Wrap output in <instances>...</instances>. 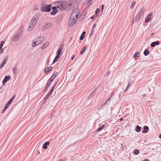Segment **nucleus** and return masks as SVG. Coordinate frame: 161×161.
Wrapping results in <instances>:
<instances>
[{
	"label": "nucleus",
	"instance_id": "nucleus-1",
	"mask_svg": "<svg viewBox=\"0 0 161 161\" xmlns=\"http://www.w3.org/2000/svg\"><path fill=\"white\" fill-rule=\"evenodd\" d=\"M55 5L59 7V10L64 11L65 10H69L72 6V4H68L65 1H59L55 2Z\"/></svg>",
	"mask_w": 161,
	"mask_h": 161
},
{
	"label": "nucleus",
	"instance_id": "nucleus-2",
	"mask_svg": "<svg viewBox=\"0 0 161 161\" xmlns=\"http://www.w3.org/2000/svg\"><path fill=\"white\" fill-rule=\"evenodd\" d=\"M39 19V16L38 15H35L32 18V19L29 23L28 31H30L36 25Z\"/></svg>",
	"mask_w": 161,
	"mask_h": 161
},
{
	"label": "nucleus",
	"instance_id": "nucleus-3",
	"mask_svg": "<svg viewBox=\"0 0 161 161\" xmlns=\"http://www.w3.org/2000/svg\"><path fill=\"white\" fill-rule=\"evenodd\" d=\"M80 14V12L78 8H76L73 9L70 14V17L72 18L78 19V16Z\"/></svg>",
	"mask_w": 161,
	"mask_h": 161
},
{
	"label": "nucleus",
	"instance_id": "nucleus-4",
	"mask_svg": "<svg viewBox=\"0 0 161 161\" xmlns=\"http://www.w3.org/2000/svg\"><path fill=\"white\" fill-rule=\"evenodd\" d=\"M77 19H76V18H71V17H70L68 23L69 26V27L72 26L76 22Z\"/></svg>",
	"mask_w": 161,
	"mask_h": 161
},
{
	"label": "nucleus",
	"instance_id": "nucleus-5",
	"mask_svg": "<svg viewBox=\"0 0 161 161\" xmlns=\"http://www.w3.org/2000/svg\"><path fill=\"white\" fill-rule=\"evenodd\" d=\"M51 4L46 5V6H42L41 8V10L42 12H49L51 10Z\"/></svg>",
	"mask_w": 161,
	"mask_h": 161
},
{
	"label": "nucleus",
	"instance_id": "nucleus-6",
	"mask_svg": "<svg viewBox=\"0 0 161 161\" xmlns=\"http://www.w3.org/2000/svg\"><path fill=\"white\" fill-rule=\"evenodd\" d=\"M20 35V34L19 32H18L16 33L14 36L12 38V41H17L19 39Z\"/></svg>",
	"mask_w": 161,
	"mask_h": 161
},
{
	"label": "nucleus",
	"instance_id": "nucleus-7",
	"mask_svg": "<svg viewBox=\"0 0 161 161\" xmlns=\"http://www.w3.org/2000/svg\"><path fill=\"white\" fill-rule=\"evenodd\" d=\"M52 26V24L51 23H48L46 24L42 28V31H45L47 29L49 28L50 27Z\"/></svg>",
	"mask_w": 161,
	"mask_h": 161
},
{
	"label": "nucleus",
	"instance_id": "nucleus-8",
	"mask_svg": "<svg viewBox=\"0 0 161 161\" xmlns=\"http://www.w3.org/2000/svg\"><path fill=\"white\" fill-rule=\"evenodd\" d=\"M59 8L58 6H53L52 7V11L50 13L51 15H55L57 12V9Z\"/></svg>",
	"mask_w": 161,
	"mask_h": 161
},
{
	"label": "nucleus",
	"instance_id": "nucleus-9",
	"mask_svg": "<svg viewBox=\"0 0 161 161\" xmlns=\"http://www.w3.org/2000/svg\"><path fill=\"white\" fill-rule=\"evenodd\" d=\"M44 38L43 36H40L35 38L34 41L37 42V44H39L41 43L44 40Z\"/></svg>",
	"mask_w": 161,
	"mask_h": 161
},
{
	"label": "nucleus",
	"instance_id": "nucleus-10",
	"mask_svg": "<svg viewBox=\"0 0 161 161\" xmlns=\"http://www.w3.org/2000/svg\"><path fill=\"white\" fill-rule=\"evenodd\" d=\"M64 45L62 44L58 48V50L56 52L57 55L60 56V55H61L62 51Z\"/></svg>",
	"mask_w": 161,
	"mask_h": 161
},
{
	"label": "nucleus",
	"instance_id": "nucleus-11",
	"mask_svg": "<svg viewBox=\"0 0 161 161\" xmlns=\"http://www.w3.org/2000/svg\"><path fill=\"white\" fill-rule=\"evenodd\" d=\"M8 59V56L5 57L4 58L3 61L1 63L0 66V69L2 68L6 64Z\"/></svg>",
	"mask_w": 161,
	"mask_h": 161
},
{
	"label": "nucleus",
	"instance_id": "nucleus-12",
	"mask_svg": "<svg viewBox=\"0 0 161 161\" xmlns=\"http://www.w3.org/2000/svg\"><path fill=\"white\" fill-rule=\"evenodd\" d=\"M10 78H11V77L10 76H5V77H4V79H3V82H2L3 84V85H4L5 84L6 82L7 81H8L9 80H10Z\"/></svg>",
	"mask_w": 161,
	"mask_h": 161
},
{
	"label": "nucleus",
	"instance_id": "nucleus-13",
	"mask_svg": "<svg viewBox=\"0 0 161 161\" xmlns=\"http://www.w3.org/2000/svg\"><path fill=\"white\" fill-rule=\"evenodd\" d=\"M107 103H106V101L104 103H103L98 108L99 110H102L104 109V108H106L107 107Z\"/></svg>",
	"mask_w": 161,
	"mask_h": 161
},
{
	"label": "nucleus",
	"instance_id": "nucleus-14",
	"mask_svg": "<svg viewBox=\"0 0 161 161\" xmlns=\"http://www.w3.org/2000/svg\"><path fill=\"white\" fill-rule=\"evenodd\" d=\"M149 127L147 126H144L143 128V130H142V132L143 133H147L149 130Z\"/></svg>",
	"mask_w": 161,
	"mask_h": 161
},
{
	"label": "nucleus",
	"instance_id": "nucleus-15",
	"mask_svg": "<svg viewBox=\"0 0 161 161\" xmlns=\"http://www.w3.org/2000/svg\"><path fill=\"white\" fill-rule=\"evenodd\" d=\"M50 144V142L47 141L44 143L42 147L43 149H46L47 148V146L49 145Z\"/></svg>",
	"mask_w": 161,
	"mask_h": 161
},
{
	"label": "nucleus",
	"instance_id": "nucleus-16",
	"mask_svg": "<svg viewBox=\"0 0 161 161\" xmlns=\"http://www.w3.org/2000/svg\"><path fill=\"white\" fill-rule=\"evenodd\" d=\"M159 44V41H157L156 42H154L151 43V46L152 47H154L156 45H158Z\"/></svg>",
	"mask_w": 161,
	"mask_h": 161
},
{
	"label": "nucleus",
	"instance_id": "nucleus-17",
	"mask_svg": "<svg viewBox=\"0 0 161 161\" xmlns=\"http://www.w3.org/2000/svg\"><path fill=\"white\" fill-rule=\"evenodd\" d=\"M15 97V95H14L9 100V101L7 103L8 105L10 106V104L13 101Z\"/></svg>",
	"mask_w": 161,
	"mask_h": 161
},
{
	"label": "nucleus",
	"instance_id": "nucleus-18",
	"mask_svg": "<svg viewBox=\"0 0 161 161\" xmlns=\"http://www.w3.org/2000/svg\"><path fill=\"white\" fill-rule=\"evenodd\" d=\"M57 83V82L55 84V85L52 87L51 89L49 92L47 93L48 94H49L51 96L52 94V92H53L54 88L56 86V84Z\"/></svg>",
	"mask_w": 161,
	"mask_h": 161
},
{
	"label": "nucleus",
	"instance_id": "nucleus-19",
	"mask_svg": "<svg viewBox=\"0 0 161 161\" xmlns=\"http://www.w3.org/2000/svg\"><path fill=\"white\" fill-rule=\"evenodd\" d=\"M105 127V125H102L101 126L99 127L97 130L96 131L97 132H99L101 131L102 130L104 129Z\"/></svg>",
	"mask_w": 161,
	"mask_h": 161
},
{
	"label": "nucleus",
	"instance_id": "nucleus-20",
	"mask_svg": "<svg viewBox=\"0 0 161 161\" xmlns=\"http://www.w3.org/2000/svg\"><path fill=\"white\" fill-rule=\"evenodd\" d=\"M51 82H50V81H48V82L46 85V86L45 89H44V92H45L47 91L48 88L49 87V86L51 85Z\"/></svg>",
	"mask_w": 161,
	"mask_h": 161
},
{
	"label": "nucleus",
	"instance_id": "nucleus-21",
	"mask_svg": "<svg viewBox=\"0 0 161 161\" xmlns=\"http://www.w3.org/2000/svg\"><path fill=\"white\" fill-rule=\"evenodd\" d=\"M113 96V94H112L111 95H110L108 98L107 100L106 101V103H107V104L108 106L111 101V98Z\"/></svg>",
	"mask_w": 161,
	"mask_h": 161
},
{
	"label": "nucleus",
	"instance_id": "nucleus-22",
	"mask_svg": "<svg viewBox=\"0 0 161 161\" xmlns=\"http://www.w3.org/2000/svg\"><path fill=\"white\" fill-rule=\"evenodd\" d=\"M53 68L52 66H50L46 68L44 70V73H47L49 71H50Z\"/></svg>",
	"mask_w": 161,
	"mask_h": 161
},
{
	"label": "nucleus",
	"instance_id": "nucleus-23",
	"mask_svg": "<svg viewBox=\"0 0 161 161\" xmlns=\"http://www.w3.org/2000/svg\"><path fill=\"white\" fill-rule=\"evenodd\" d=\"M86 33L85 31H84L83 32L82 34H81L80 37V40H82L85 36V35Z\"/></svg>",
	"mask_w": 161,
	"mask_h": 161
},
{
	"label": "nucleus",
	"instance_id": "nucleus-24",
	"mask_svg": "<svg viewBox=\"0 0 161 161\" xmlns=\"http://www.w3.org/2000/svg\"><path fill=\"white\" fill-rule=\"evenodd\" d=\"M142 129V128L138 126V125H137L136 126V131L137 132H140V131H141V130Z\"/></svg>",
	"mask_w": 161,
	"mask_h": 161
},
{
	"label": "nucleus",
	"instance_id": "nucleus-25",
	"mask_svg": "<svg viewBox=\"0 0 161 161\" xmlns=\"http://www.w3.org/2000/svg\"><path fill=\"white\" fill-rule=\"evenodd\" d=\"M60 58V56H58L57 55H56L54 59L53 60V63L54 64L57 61L58 59Z\"/></svg>",
	"mask_w": 161,
	"mask_h": 161
},
{
	"label": "nucleus",
	"instance_id": "nucleus-26",
	"mask_svg": "<svg viewBox=\"0 0 161 161\" xmlns=\"http://www.w3.org/2000/svg\"><path fill=\"white\" fill-rule=\"evenodd\" d=\"M149 51L148 49H145L143 53L146 56L148 55L149 54Z\"/></svg>",
	"mask_w": 161,
	"mask_h": 161
},
{
	"label": "nucleus",
	"instance_id": "nucleus-27",
	"mask_svg": "<svg viewBox=\"0 0 161 161\" xmlns=\"http://www.w3.org/2000/svg\"><path fill=\"white\" fill-rule=\"evenodd\" d=\"M87 48L86 47H83L82 50L81 51L80 53V54H83L84 52L86 51V50Z\"/></svg>",
	"mask_w": 161,
	"mask_h": 161
},
{
	"label": "nucleus",
	"instance_id": "nucleus-28",
	"mask_svg": "<svg viewBox=\"0 0 161 161\" xmlns=\"http://www.w3.org/2000/svg\"><path fill=\"white\" fill-rule=\"evenodd\" d=\"M140 16H137L136 18L133 19L132 22L133 23L136 22L138 20H139L140 19Z\"/></svg>",
	"mask_w": 161,
	"mask_h": 161
},
{
	"label": "nucleus",
	"instance_id": "nucleus-29",
	"mask_svg": "<svg viewBox=\"0 0 161 161\" xmlns=\"http://www.w3.org/2000/svg\"><path fill=\"white\" fill-rule=\"evenodd\" d=\"M151 19V18L150 17H149V16H147L145 19V22L146 23L150 21Z\"/></svg>",
	"mask_w": 161,
	"mask_h": 161
},
{
	"label": "nucleus",
	"instance_id": "nucleus-30",
	"mask_svg": "<svg viewBox=\"0 0 161 161\" xmlns=\"http://www.w3.org/2000/svg\"><path fill=\"white\" fill-rule=\"evenodd\" d=\"M37 42L34 40V41L33 42L32 45L33 47H35L38 45L37 44Z\"/></svg>",
	"mask_w": 161,
	"mask_h": 161
},
{
	"label": "nucleus",
	"instance_id": "nucleus-31",
	"mask_svg": "<svg viewBox=\"0 0 161 161\" xmlns=\"http://www.w3.org/2000/svg\"><path fill=\"white\" fill-rule=\"evenodd\" d=\"M135 3H136V2L135 1H133L132 2V3H131V4L130 6V7L131 9H132L134 8Z\"/></svg>",
	"mask_w": 161,
	"mask_h": 161
},
{
	"label": "nucleus",
	"instance_id": "nucleus-32",
	"mask_svg": "<svg viewBox=\"0 0 161 161\" xmlns=\"http://www.w3.org/2000/svg\"><path fill=\"white\" fill-rule=\"evenodd\" d=\"M140 54V53L138 52H136V54H135L134 55H133V57L134 58H136V57H137V58L139 57V55H138V56L137 55V54L138 55H139Z\"/></svg>",
	"mask_w": 161,
	"mask_h": 161
},
{
	"label": "nucleus",
	"instance_id": "nucleus-33",
	"mask_svg": "<svg viewBox=\"0 0 161 161\" xmlns=\"http://www.w3.org/2000/svg\"><path fill=\"white\" fill-rule=\"evenodd\" d=\"M139 153V150H136L135 151H134L133 153L134 154L137 155Z\"/></svg>",
	"mask_w": 161,
	"mask_h": 161
},
{
	"label": "nucleus",
	"instance_id": "nucleus-34",
	"mask_svg": "<svg viewBox=\"0 0 161 161\" xmlns=\"http://www.w3.org/2000/svg\"><path fill=\"white\" fill-rule=\"evenodd\" d=\"M143 8H142V9L141 10V11L140 12H139L138 15V16H140V17L141 16L142 14L143 13Z\"/></svg>",
	"mask_w": 161,
	"mask_h": 161
},
{
	"label": "nucleus",
	"instance_id": "nucleus-35",
	"mask_svg": "<svg viewBox=\"0 0 161 161\" xmlns=\"http://www.w3.org/2000/svg\"><path fill=\"white\" fill-rule=\"evenodd\" d=\"M47 5L46 4V2L45 1H42V6H41V7L42 6H46Z\"/></svg>",
	"mask_w": 161,
	"mask_h": 161
},
{
	"label": "nucleus",
	"instance_id": "nucleus-36",
	"mask_svg": "<svg viewBox=\"0 0 161 161\" xmlns=\"http://www.w3.org/2000/svg\"><path fill=\"white\" fill-rule=\"evenodd\" d=\"M100 8H97L95 11V15H97L100 12Z\"/></svg>",
	"mask_w": 161,
	"mask_h": 161
},
{
	"label": "nucleus",
	"instance_id": "nucleus-37",
	"mask_svg": "<svg viewBox=\"0 0 161 161\" xmlns=\"http://www.w3.org/2000/svg\"><path fill=\"white\" fill-rule=\"evenodd\" d=\"M13 73L14 74H16L17 73V69L16 68H14L13 69Z\"/></svg>",
	"mask_w": 161,
	"mask_h": 161
},
{
	"label": "nucleus",
	"instance_id": "nucleus-38",
	"mask_svg": "<svg viewBox=\"0 0 161 161\" xmlns=\"http://www.w3.org/2000/svg\"><path fill=\"white\" fill-rule=\"evenodd\" d=\"M58 72H54V73H53V75H52V76L53 77L54 76V78H55V77L56 76L58 75Z\"/></svg>",
	"mask_w": 161,
	"mask_h": 161
},
{
	"label": "nucleus",
	"instance_id": "nucleus-39",
	"mask_svg": "<svg viewBox=\"0 0 161 161\" xmlns=\"http://www.w3.org/2000/svg\"><path fill=\"white\" fill-rule=\"evenodd\" d=\"M48 45L47 44H43V45L42 46V47H41V49H44Z\"/></svg>",
	"mask_w": 161,
	"mask_h": 161
},
{
	"label": "nucleus",
	"instance_id": "nucleus-40",
	"mask_svg": "<svg viewBox=\"0 0 161 161\" xmlns=\"http://www.w3.org/2000/svg\"><path fill=\"white\" fill-rule=\"evenodd\" d=\"M51 96L49 94H47V95H46L45 97V100L44 101H45L47 100L49 97Z\"/></svg>",
	"mask_w": 161,
	"mask_h": 161
},
{
	"label": "nucleus",
	"instance_id": "nucleus-41",
	"mask_svg": "<svg viewBox=\"0 0 161 161\" xmlns=\"http://www.w3.org/2000/svg\"><path fill=\"white\" fill-rule=\"evenodd\" d=\"M4 42L3 41H2L1 42V43L0 44V48H2V47L4 44Z\"/></svg>",
	"mask_w": 161,
	"mask_h": 161
},
{
	"label": "nucleus",
	"instance_id": "nucleus-42",
	"mask_svg": "<svg viewBox=\"0 0 161 161\" xmlns=\"http://www.w3.org/2000/svg\"><path fill=\"white\" fill-rule=\"evenodd\" d=\"M53 77L52 76L51 77V79H49V80H48V81H50V82L51 83V82H52V81L55 79V78L54 77Z\"/></svg>",
	"mask_w": 161,
	"mask_h": 161
},
{
	"label": "nucleus",
	"instance_id": "nucleus-43",
	"mask_svg": "<svg viewBox=\"0 0 161 161\" xmlns=\"http://www.w3.org/2000/svg\"><path fill=\"white\" fill-rule=\"evenodd\" d=\"M9 106L7 104H6V105H5L4 109L6 110Z\"/></svg>",
	"mask_w": 161,
	"mask_h": 161
},
{
	"label": "nucleus",
	"instance_id": "nucleus-44",
	"mask_svg": "<svg viewBox=\"0 0 161 161\" xmlns=\"http://www.w3.org/2000/svg\"><path fill=\"white\" fill-rule=\"evenodd\" d=\"M130 85L131 84H130L129 83L128 86L126 88L125 91H126L130 87Z\"/></svg>",
	"mask_w": 161,
	"mask_h": 161
},
{
	"label": "nucleus",
	"instance_id": "nucleus-45",
	"mask_svg": "<svg viewBox=\"0 0 161 161\" xmlns=\"http://www.w3.org/2000/svg\"><path fill=\"white\" fill-rule=\"evenodd\" d=\"M96 25L95 24H94L93 25V27L92 28V32H93V31H94V28L96 26Z\"/></svg>",
	"mask_w": 161,
	"mask_h": 161
},
{
	"label": "nucleus",
	"instance_id": "nucleus-46",
	"mask_svg": "<svg viewBox=\"0 0 161 161\" xmlns=\"http://www.w3.org/2000/svg\"><path fill=\"white\" fill-rule=\"evenodd\" d=\"M3 52V50L2 48H0V54H2Z\"/></svg>",
	"mask_w": 161,
	"mask_h": 161
},
{
	"label": "nucleus",
	"instance_id": "nucleus-47",
	"mask_svg": "<svg viewBox=\"0 0 161 161\" xmlns=\"http://www.w3.org/2000/svg\"><path fill=\"white\" fill-rule=\"evenodd\" d=\"M49 61H50V58H49L48 59H47V63L48 64L49 62Z\"/></svg>",
	"mask_w": 161,
	"mask_h": 161
},
{
	"label": "nucleus",
	"instance_id": "nucleus-48",
	"mask_svg": "<svg viewBox=\"0 0 161 161\" xmlns=\"http://www.w3.org/2000/svg\"><path fill=\"white\" fill-rule=\"evenodd\" d=\"M153 15V13H150L147 16H149V17H150V16H152Z\"/></svg>",
	"mask_w": 161,
	"mask_h": 161
},
{
	"label": "nucleus",
	"instance_id": "nucleus-49",
	"mask_svg": "<svg viewBox=\"0 0 161 161\" xmlns=\"http://www.w3.org/2000/svg\"><path fill=\"white\" fill-rule=\"evenodd\" d=\"M104 7V5H102V10H101V12H102V13H103V9Z\"/></svg>",
	"mask_w": 161,
	"mask_h": 161
},
{
	"label": "nucleus",
	"instance_id": "nucleus-50",
	"mask_svg": "<svg viewBox=\"0 0 161 161\" xmlns=\"http://www.w3.org/2000/svg\"><path fill=\"white\" fill-rule=\"evenodd\" d=\"M75 55H72V57H71V59L72 60H73L74 59V58H75Z\"/></svg>",
	"mask_w": 161,
	"mask_h": 161
},
{
	"label": "nucleus",
	"instance_id": "nucleus-51",
	"mask_svg": "<svg viewBox=\"0 0 161 161\" xmlns=\"http://www.w3.org/2000/svg\"><path fill=\"white\" fill-rule=\"evenodd\" d=\"M142 161H149V160L148 159H145L144 160H142Z\"/></svg>",
	"mask_w": 161,
	"mask_h": 161
},
{
	"label": "nucleus",
	"instance_id": "nucleus-52",
	"mask_svg": "<svg viewBox=\"0 0 161 161\" xmlns=\"http://www.w3.org/2000/svg\"><path fill=\"white\" fill-rule=\"evenodd\" d=\"M53 115V114H51V115L49 117V118L50 119H52V116Z\"/></svg>",
	"mask_w": 161,
	"mask_h": 161
},
{
	"label": "nucleus",
	"instance_id": "nucleus-53",
	"mask_svg": "<svg viewBox=\"0 0 161 161\" xmlns=\"http://www.w3.org/2000/svg\"><path fill=\"white\" fill-rule=\"evenodd\" d=\"M95 16H92L91 17V18L93 19L95 18Z\"/></svg>",
	"mask_w": 161,
	"mask_h": 161
},
{
	"label": "nucleus",
	"instance_id": "nucleus-54",
	"mask_svg": "<svg viewBox=\"0 0 161 161\" xmlns=\"http://www.w3.org/2000/svg\"><path fill=\"white\" fill-rule=\"evenodd\" d=\"M5 110H6L3 108V111L2 112V114L3 113Z\"/></svg>",
	"mask_w": 161,
	"mask_h": 161
},
{
	"label": "nucleus",
	"instance_id": "nucleus-55",
	"mask_svg": "<svg viewBox=\"0 0 161 161\" xmlns=\"http://www.w3.org/2000/svg\"><path fill=\"white\" fill-rule=\"evenodd\" d=\"M5 110H6L3 108V111L2 112V114L3 113Z\"/></svg>",
	"mask_w": 161,
	"mask_h": 161
},
{
	"label": "nucleus",
	"instance_id": "nucleus-56",
	"mask_svg": "<svg viewBox=\"0 0 161 161\" xmlns=\"http://www.w3.org/2000/svg\"><path fill=\"white\" fill-rule=\"evenodd\" d=\"M92 31L91 32V33H90V36H92V34H93L92 32Z\"/></svg>",
	"mask_w": 161,
	"mask_h": 161
},
{
	"label": "nucleus",
	"instance_id": "nucleus-57",
	"mask_svg": "<svg viewBox=\"0 0 161 161\" xmlns=\"http://www.w3.org/2000/svg\"><path fill=\"white\" fill-rule=\"evenodd\" d=\"M40 154V152L39 151H37V154L38 155L39 154Z\"/></svg>",
	"mask_w": 161,
	"mask_h": 161
},
{
	"label": "nucleus",
	"instance_id": "nucleus-58",
	"mask_svg": "<svg viewBox=\"0 0 161 161\" xmlns=\"http://www.w3.org/2000/svg\"><path fill=\"white\" fill-rule=\"evenodd\" d=\"M154 34V33L153 32L151 33V36H152V35H153Z\"/></svg>",
	"mask_w": 161,
	"mask_h": 161
},
{
	"label": "nucleus",
	"instance_id": "nucleus-59",
	"mask_svg": "<svg viewBox=\"0 0 161 161\" xmlns=\"http://www.w3.org/2000/svg\"><path fill=\"white\" fill-rule=\"evenodd\" d=\"M159 138H161V134L159 135Z\"/></svg>",
	"mask_w": 161,
	"mask_h": 161
},
{
	"label": "nucleus",
	"instance_id": "nucleus-60",
	"mask_svg": "<svg viewBox=\"0 0 161 161\" xmlns=\"http://www.w3.org/2000/svg\"><path fill=\"white\" fill-rule=\"evenodd\" d=\"M123 119V118H121L120 119V120L121 121Z\"/></svg>",
	"mask_w": 161,
	"mask_h": 161
},
{
	"label": "nucleus",
	"instance_id": "nucleus-61",
	"mask_svg": "<svg viewBox=\"0 0 161 161\" xmlns=\"http://www.w3.org/2000/svg\"><path fill=\"white\" fill-rule=\"evenodd\" d=\"M143 96H144V97H145V94H144L143 95Z\"/></svg>",
	"mask_w": 161,
	"mask_h": 161
},
{
	"label": "nucleus",
	"instance_id": "nucleus-62",
	"mask_svg": "<svg viewBox=\"0 0 161 161\" xmlns=\"http://www.w3.org/2000/svg\"><path fill=\"white\" fill-rule=\"evenodd\" d=\"M114 92H113V93H112V94H113H113L114 93Z\"/></svg>",
	"mask_w": 161,
	"mask_h": 161
},
{
	"label": "nucleus",
	"instance_id": "nucleus-63",
	"mask_svg": "<svg viewBox=\"0 0 161 161\" xmlns=\"http://www.w3.org/2000/svg\"><path fill=\"white\" fill-rule=\"evenodd\" d=\"M92 0H90V2H91L92 1Z\"/></svg>",
	"mask_w": 161,
	"mask_h": 161
},
{
	"label": "nucleus",
	"instance_id": "nucleus-64",
	"mask_svg": "<svg viewBox=\"0 0 161 161\" xmlns=\"http://www.w3.org/2000/svg\"><path fill=\"white\" fill-rule=\"evenodd\" d=\"M57 92V90H56V91H55V92Z\"/></svg>",
	"mask_w": 161,
	"mask_h": 161
}]
</instances>
